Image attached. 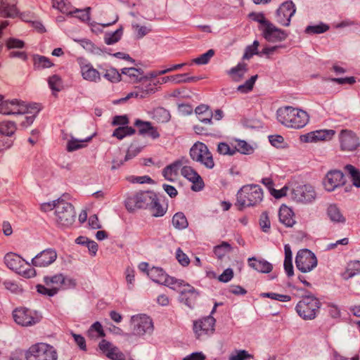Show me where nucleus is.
Masks as SVG:
<instances>
[{"instance_id":"1","label":"nucleus","mask_w":360,"mask_h":360,"mask_svg":"<svg viewBox=\"0 0 360 360\" xmlns=\"http://www.w3.org/2000/svg\"><path fill=\"white\" fill-rule=\"evenodd\" d=\"M148 276L155 282L164 284L174 290H179L181 293L188 292L190 297L185 299L186 303L190 307L194 304L198 295L191 285L185 283L183 281L169 276L162 269L158 267H153L149 269Z\"/></svg>"},{"instance_id":"2","label":"nucleus","mask_w":360,"mask_h":360,"mask_svg":"<svg viewBox=\"0 0 360 360\" xmlns=\"http://www.w3.org/2000/svg\"><path fill=\"white\" fill-rule=\"evenodd\" d=\"M277 119L280 123L287 127L300 129L307 125L309 116L303 110L286 106L278 110Z\"/></svg>"},{"instance_id":"3","label":"nucleus","mask_w":360,"mask_h":360,"mask_svg":"<svg viewBox=\"0 0 360 360\" xmlns=\"http://www.w3.org/2000/svg\"><path fill=\"white\" fill-rule=\"evenodd\" d=\"M44 283L45 285H37V289L40 294L48 296L55 295L60 290L68 289L75 286V280L67 278L62 274L45 277Z\"/></svg>"},{"instance_id":"4","label":"nucleus","mask_w":360,"mask_h":360,"mask_svg":"<svg viewBox=\"0 0 360 360\" xmlns=\"http://www.w3.org/2000/svg\"><path fill=\"white\" fill-rule=\"evenodd\" d=\"M262 196L263 193L259 186H244L238 192L236 205L239 210L246 207L257 205L262 201Z\"/></svg>"},{"instance_id":"5","label":"nucleus","mask_w":360,"mask_h":360,"mask_svg":"<svg viewBox=\"0 0 360 360\" xmlns=\"http://www.w3.org/2000/svg\"><path fill=\"white\" fill-rule=\"evenodd\" d=\"M4 263L8 268L26 278H33L36 276L35 269L15 253H7L4 256Z\"/></svg>"},{"instance_id":"6","label":"nucleus","mask_w":360,"mask_h":360,"mask_svg":"<svg viewBox=\"0 0 360 360\" xmlns=\"http://www.w3.org/2000/svg\"><path fill=\"white\" fill-rule=\"evenodd\" d=\"M25 358L26 360H57L58 354L53 346L39 342L29 347Z\"/></svg>"},{"instance_id":"7","label":"nucleus","mask_w":360,"mask_h":360,"mask_svg":"<svg viewBox=\"0 0 360 360\" xmlns=\"http://www.w3.org/2000/svg\"><path fill=\"white\" fill-rule=\"evenodd\" d=\"M189 155L193 161L200 162L207 169H211L215 165L212 153L202 142H195L191 148Z\"/></svg>"},{"instance_id":"8","label":"nucleus","mask_w":360,"mask_h":360,"mask_svg":"<svg viewBox=\"0 0 360 360\" xmlns=\"http://www.w3.org/2000/svg\"><path fill=\"white\" fill-rule=\"evenodd\" d=\"M76 212L74 207L64 200L56 202L55 210V221L62 227H69L75 220Z\"/></svg>"},{"instance_id":"9","label":"nucleus","mask_w":360,"mask_h":360,"mask_svg":"<svg viewBox=\"0 0 360 360\" xmlns=\"http://www.w3.org/2000/svg\"><path fill=\"white\" fill-rule=\"evenodd\" d=\"M340 150L342 152H353L360 146L359 138L352 130L341 129L338 135Z\"/></svg>"},{"instance_id":"10","label":"nucleus","mask_w":360,"mask_h":360,"mask_svg":"<svg viewBox=\"0 0 360 360\" xmlns=\"http://www.w3.org/2000/svg\"><path fill=\"white\" fill-rule=\"evenodd\" d=\"M296 309L298 314L304 319H313L319 311V302L314 297H305L299 302Z\"/></svg>"},{"instance_id":"11","label":"nucleus","mask_w":360,"mask_h":360,"mask_svg":"<svg viewBox=\"0 0 360 360\" xmlns=\"http://www.w3.org/2000/svg\"><path fill=\"white\" fill-rule=\"evenodd\" d=\"M138 85L135 86L134 90L127 96V98L135 97L139 98H145L155 93L158 87L155 86L150 74L139 79Z\"/></svg>"},{"instance_id":"12","label":"nucleus","mask_w":360,"mask_h":360,"mask_svg":"<svg viewBox=\"0 0 360 360\" xmlns=\"http://www.w3.org/2000/svg\"><path fill=\"white\" fill-rule=\"evenodd\" d=\"M297 268L302 272L307 273L311 271L317 265V259L315 255L307 249L300 250L295 258Z\"/></svg>"},{"instance_id":"13","label":"nucleus","mask_w":360,"mask_h":360,"mask_svg":"<svg viewBox=\"0 0 360 360\" xmlns=\"http://www.w3.org/2000/svg\"><path fill=\"white\" fill-rule=\"evenodd\" d=\"M335 134L333 129H319L301 135L300 141L304 143L328 142L332 141Z\"/></svg>"},{"instance_id":"14","label":"nucleus","mask_w":360,"mask_h":360,"mask_svg":"<svg viewBox=\"0 0 360 360\" xmlns=\"http://www.w3.org/2000/svg\"><path fill=\"white\" fill-rule=\"evenodd\" d=\"M151 195L152 193L149 192L138 193L130 195L126 200V208L130 212L147 208L151 201Z\"/></svg>"},{"instance_id":"15","label":"nucleus","mask_w":360,"mask_h":360,"mask_svg":"<svg viewBox=\"0 0 360 360\" xmlns=\"http://www.w3.org/2000/svg\"><path fill=\"white\" fill-rule=\"evenodd\" d=\"M133 331L136 335H143L150 333L153 330L151 319L144 314L133 316L131 319Z\"/></svg>"},{"instance_id":"16","label":"nucleus","mask_w":360,"mask_h":360,"mask_svg":"<svg viewBox=\"0 0 360 360\" xmlns=\"http://www.w3.org/2000/svg\"><path fill=\"white\" fill-rule=\"evenodd\" d=\"M291 198L300 202H309L315 198V192L312 186L296 184L292 188Z\"/></svg>"},{"instance_id":"17","label":"nucleus","mask_w":360,"mask_h":360,"mask_svg":"<svg viewBox=\"0 0 360 360\" xmlns=\"http://www.w3.org/2000/svg\"><path fill=\"white\" fill-rule=\"evenodd\" d=\"M0 113L4 115H15L29 113V106L18 100L4 101L0 103Z\"/></svg>"},{"instance_id":"18","label":"nucleus","mask_w":360,"mask_h":360,"mask_svg":"<svg viewBox=\"0 0 360 360\" xmlns=\"http://www.w3.org/2000/svg\"><path fill=\"white\" fill-rule=\"evenodd\" d=\"M13 314L15 321L22 326H32L39 321L35 313L25 307L15 309Z\"/></svg>"},{"instance_id":"19","label":"nucleus","mask_w":360,"mask_h":360,"mask_svg":"<svg viewBox=\"0 0 360 360\" xmlns=\"http://www.w3.org/2000/svg\"><path fill=\"white\" fill-rule=\"evenodd\" d=\"M345 176L343 173L337 169L329 171L325 176L323 184L328 191H333L335 188L344 185Z\"/></svg>"},{"instance_id":"20","label":"nucleus","mask_w":360,"mask_h":360,"mask_svg":"<svg viewBox=\"0 0 360 360\" xmlns=\"http://www.w3.org/2000/svg\"><path fill=\"white\" fill-rule=\"evenodd\" d=\"M295 12V5L292 1H285L281 5L277 11L276 20L283 26L290 25V18Z\"/></svg>"},{"instance_id":"21","label":"nucleus","mask_w":360,"mask_h":360,"mask_svg":"<svg viewBox=\"0 0 360 360\" xmlns=\"http://www.w3.org/2000/svg\"><path fill=\"white\" fill-rule=\"evenodd\" d=\"M215 320L212 316H207L201 320L195 321L193 325V330L198 338L212 334L214 330Z\"/></svg>"},{"instance_id":"22","label":"nucleus","mask_w":360,"mask_h":360,"mask_svg":"<svg viewBox=\"0 0 360 360\" xmlns=\"http://www.w3.org/2000/svg\"><path fill=\"white\" fill-rule=\"evenodd\" d=\"M57 258V253L54 250L47 249L39 253L32 260L35 266L45 267L51 264Z\"/></svg>"},{"instance_id":"23","label":"nucleus","mask_w":360,"mask_h":360,"mask_svg":"<svg viewBox=\"0 0 360 360\" xmlns=\"http://www.w3.org/2000/svg\"><path fill=\"white\" fill-rule=\"evenodd\" d=\"M262 32L264 37L271 42L281 41L285 39L288 37L287 32L277 28L271 22L267 25V27Z\"/></svg>"},{"instance_id":"24","label":"nucleus","mask_w":360,"mask_h":360,"mask_svg":"<svg viewBox=\"0 0 360 360\" xmlns=\"http://www.w3.org/2000/svg\"><path fill=\"white\" fill-rule=\"evenodd\" d=\"M100 349L112 360H125V355L116 347L111 343L103 340L99 343Z\"/></svg>"},{"instance_id":"25","label":"nucleus","mask_w":360,"mask_h":360,"mask_svg":"<svg viewBox=\"0 0 360 360\" xmlns=\"http://www.w3.org/2000/svg\"><path fill=\"white\" fill-rule=\"evenodd\" d=\"M134 125L138 128L139 133L141 135L147 134L153 139H158L160 136L158 128L154 127L150 122L137 120L134 122Z\"/></svg>"},{"instance_id":"26","label":"nucleus","mask_w":360,"mask_h":360,"mask_svg":"<svg viewBox=\"0 0 360 360\" xmlns=\"http://www.w3.org/2000/svg\"><path fill=\"white\" fill-rule=\"evenodd\" d=\"M183 167L182 162L180 160H177L167 166L162 172L164 177L170 181H174L177 180L179 177V171Z\"/></svg>"},{"instance_id":"27","label":"nucleus","mask_w":360,"mask_h":360,"mask_svg":"<svg viewBox=\"0 0 360 360\" xmlns=\"http://www.w3.org/2000/svg\"><path fill=\"white\" fill-rule=\"evenodd\" d=\"M18 14L15 0H2L0 6V16L3 18H13Z\"/></svg>"},{"instance_id":"28","label":"nucleus","mask_w":360,"mask_h":360,"mask_svg":"<svg viewBox=\"0 0 360 360\" xmlns=\"http://www.w3.org/2000/svg\"><path fill=\"white\" fill-rule=\"evenodd\" d=\"M80 69L82 76L85 80L96 82L101 78L99 72L90 63L82 64Z\"/></svg>"},{"instance_id":"29","label":"nucleus","mask_w":360,"mask_h":360,"mask_svg":"<svg viewBox=\"0 0 360 360\" xmlns=\"http://www.w3.org/2000/svg\"><path fill=\"white\" fill-rule=\"evenodd\" d=\"M248 264L255 270L264 274L271 272L273 269L271 264L263 259H257L256 257L249 258Z\"/></svg>"},{"instance_id":"30","label":"nucleus","mask_w":360,"mask_h":360,"mask_svg":"<svg viewBox=\"0 0 360 360\" xmlns=\"http://www.w3.org/2000/svg\"><path fill=\"white\" fill-rule=\"evenodd\" d=\"M279 219L281 223L290 227L292 226L295 223L292 210L284 205L280 207Z\"/></svg>"},{"instance_id":"31","label":"nucleus","mask_w":360,"mask_h":360,"mask_svg":"<svg viewBox=\"0 0 360 360\" xmlns=\"http://www.w3.org/2000/svg\"><path fill=\"white\" fill-rule=\"evenodd\" d=\"M148 207L151 214L155 217H162L167 210V208L160 203V200L153 194L151 195V201Z\"/></svg>"},{"instance_id":"32","label":"nucleus","mask_w":360,"mask_h":360,"mask_svg":"<svg viewBox=\"0 0 360 360\" xmlns=\"http://www.w3.org/2000/svg\"><path fill=\"white\" fill-rule=\"evenodd\" d=\"M195 112L200 121L206 124L212 122V112L207 105H200L195 108Z\"/></svg>"},{"instance_id":"33","label":"nucleus","mask_w":360,"mask_h":360,"mask_svg":"<svg viewBox=\"0 0 360 360\" xmlns=\"http://www.w3.org/2000/svg\"><path fill=\"white\" fill-rule=\"evenodd\" d=\"M33 64L36 69L50 68L54 66V63L49 58L40 55L33 56Z\"/></svg>"},{"instance_id":"34","label":"nucleus","mask_w":360,"mask_h":360,"mask_svg":"<svg viewBox=\"0 0 360 360\" xmlns=\"http://www.w3.org/2000/svg\"><path fill=\"white\" fill-rule=\"evenodd\" d=\"M247 71L246 64H238L236 68H232L229 74L233 81L239 82L244 77Z\"/></svg>"},{"instance_id":"35","label":"nucleus","mask_w":360,"mask_h":360,"mask_svg":"<svg viewBox=\"0 0 360 360\" xmlns=\"http://www.w3.org/2000/svg\"><path fill=\"white\" fill-rule=\"evenodd\" d=\"M233 142L235 154L236 153H240L248 155L253 153V148L246 141L242 140H234Z\"/></svg>"},{"instance_id":"36","label":"nucleus","mask_w":360,"mask_h":360,"mask_svg":"<svg viewBox=\"0 0 360 360\" xmlns=\"http://www.w3.org/2000/svg\"><path fill=\"white\" fill-rule=\"evenodd\" d=\"M328 215L330 220L334 222L344 223L345 221V218L335 205H330L328 207Z\"/></svg>"},{"instance_id":"37","label":"nucleus","mask_w":360,"mask_h":360,"mask_svg":"<svg viewBox=\"0 0 360 360\" xmlns=\"http://www.w3.org/2000/svg\"><path fill=\"white\" fill-rule=\"evenodd\" d=\"M16 129V125L13 122L3 121L0 122V134L2 136H11L15 134Z\"/></svg>"},{"instance_id":"38","label":"nucleus","mask_w":360,"mask_h":360,"mask_svg":"<svg viewBox=\"0 0 360 360\" xmlns=\"http://www.w3.org/2000/svg\"><path fill=\"white\" fill-rule=\"evenodd\" d=\"M172 224L176 229H184L188 226V222L184 213L177 212L172 217Z\"/></svg>"},{"instance_id":"39","label":"nucleus","mask_w":360,"mask_h":360,"mask_svg":"<svg viewBox=\"0 0 360 360\" xmlns=\"http://www.w3.org/2000/svg\"><path fill=\"white\" fill-rule=\"evenodd\" d=\"M217 151L219 154L222 155H234L235 150L233 148V141L230 143L221 142L217 146Z\"/></svg>"},{"instance_id":"40","label":"nucleus","mask_w":360,"mask_h":360,"mask_svg":"<svg viewBox=\"0 0 360 360\" xmlns=\"http://www.w3.org/2000/svg\"><path fill=\"white\" fill-rule=\"evenodd\" d=\"M135 134V129L131 127H120L115 129L112 136L121 140L127 136H131Z\"/></svg>"},{"instance_id":"41","label":"nucleus","mask_w":360,"mask_h":360,"mask_svg":"<svg viewBox=\"0 0 360 360\" xmlns=\"http://www.w3.org/2000/svg\"><path fill=\"white\" fill-rule=\"evenodd\" d=\"M122 73L127 75L133 82H139V79L144 77L140 70L134 68H124L122 70Z\"/></svg>"},{"instance_id":"42","label":"nucleus","mask_w":360,"mask_h":360,"mask_svg":"<svg viewBox=\"0 0 360 360\" xmlns=\"http://www.w3.org/2000/svg\"><path fill=\"white\" fill-rule=\"evenodd\" d=\"M88 336L91 338H99L105 336L102 325L99 322L94 323L88 330Z\"/></svg>"},{"instance_id":"43","label":"nucleus","mask_w":360,"mask_h":360,"mask_svg":"<svg viewBox=\"0 0 360 360\" xmlns=\"http://www.w3.org/2000/svg\"><path fill=\"white\" fill-rule=\"evenodd\" d=\"M123 34L122 28L117 29L113 33H108L105 35L104 41L107 44H113L117 43L122 37Z\"/></svg>"},{"instance_id":"44","label":"nucleus","mask_w":360,"mask_h":360,"mask_svg":"<svg viewBox=\"0 0 360 360\" xmlns=\"http://www.w3.org/2000/svg\"><path fill=\"white\" fill-rule=\"evenodd\" d=\"M359 273H360L359 261H352L348 263L346 271L345 273V277L350 278Z\"/></svg>"},{"instance_id":"45","label":"nucleus","mask_w":360,"mask_h":360,"mask_svg":"<svg viewBox=\"0 0 360 360\" xmlns=\"http://www.w3.org/2000/svg\"><path fill=\"white\" fill-rule=\"evenodd\" d=\"M188 181H189L192 184L191 190L193 191H200L202 190L205 186L204 181L199 174L193 176Z\"/></svg>"},{"instance_id":"46","label":"nucleus","mask_w":360,"mask_h":360,"mask_svg":"<svg viewBox=\"0 0 360 360\" xmlns=\"http://www.w3.org/2000/svg\"><path fill=\"white\" fill-rule=\"evenodd\" d=\"M88 140H78L72 139L67 143V150L70 152L84 148L86 146Z\"/></svg>"},{"instance_id":"47","label":"nucleus","mask_w":360,"mask_h":360,"mask_svg":"<svg viewBox=\"0 0 360 360\" xmlns=\"http://www.w3.org/2000/svg\"><path fill=\"white\" fill-rule=\"evenodd\" d=\"M215 52L213 49L208 50L205 53L200 55L199 57H197L193 60V63L198 65H204L207 64L211 58H212L214 55Z\"/></svg>"},{"instance_id":"48","label":"nucleus","mask_w":360,"mask_h":360,"mask_svg":"<svg viewBox=\"0 0 360 360\" xmlns=\"http://www.w3.org/2000/svg\"><path fill=\"white\" fill-rule=\"evenodd\" d=\"M160 71L161 70L154 71L150 73L155 87H157L158 85H161L170 82V76L160 77V76L163 75L160 73Z\"/></svg>"},{"instance_id":"49","label":"nucleus","mask_w":360,"mask_h":360,"mask_svg":"<svg viewBox=\"0 0 360 360\" xmlns=\"http://www.w3.org/2000/svg\"><path fill=\"white\" fill-rule=\"evenodd\" d=\"M49 85L53 91H60L63 87V82L58 75H54L49 77Z\"/></svg>"},{"instance_id":"50","label":"nucleus","mask_w":360,"mask_h":360,"mask_svg":"<svg viewBox=\"0 0 360 360\" xmlns=\"http://www.w3.org/2000/svg\"><path fill=\"white\" fill-rule=\"evenodd\" d=\"M345 169L350 174L354 185L360 187V172L351 165H347Z\"/></svg>"},{"instance_id":"51","label":"nucleus","mask_w":360,"mask_h":360,"mask_svg":"<svg viewBox=\"0 0 360 360\" xmlns=\"http://www.w3.org/2000/svg\"><path fill=\"white\" fill-rule=\"evenodd\" d=\"M257 75L252 76L248 80H247L245 84L240 85L238 87V90L242 93H247L250 91L254 86V84L257 79Z\"/></svg>"},{"instance_id":"52","label":"nucleus","mask_w":360,"mask_h":360,"mask_svg":"<svg viewBox=\"0 0 360 360\" xmlns=\"http://www.w3.org/2000/svg\"><path fill=\"white\" fill-rule=\"evenodd\" d=\"M202 77H187L185 74H178L176 75L170 76V82L174 83L188 82L191 81H198L202 79Z\"/></svg>"},{"instance_id":"53","label":"nucleus","mask_w":360,"mask_h":360,"mask_svg":"<svg viewBox=\"0 0 360 360\" xmlns=\"http://www.w3.org/2000/svg\"><path fill=\"white\" fill-rule=\"evenodd\" d=\"M231 250V245L226 242H223L221 245L214 248V253L219 258H221L230 252Z\"/></svg>"},{"instance_id":"54","label":"nucleus","mask_w":360,"mask_h":360,"mask_svg":"<svg viewBox=\"0 0 360 360\" xmlns=\"http://www.w3.org/2000/svg\"><path fill=\"white\" fill-rule=\"evenodd\" d=\"M25 45L24 41L17 38L10 37L6 41V46L8 49H22Z\"/></svg>"},{"instance_id":"55","label":"nucleus","mask_w":360,"mask_h":360,"mask_svg":"<svg viewBox=\"0 0 360 360\" xmlns=\"http://www.w3.org/2000/svg\"><path fill=\"white\" fill-rule=\"evenodd\" d=\"M252 355L250 354L245 350H239L236 351L234 353H232L229 359V360H248L252 359Z\"/></svg>"},{"instance_id":"56","label":"nucleus","mask_w":360,"mask_h":360,"mask_svg":"<svg viewBox=\"0 0 360 360\" xmlns=\"http://www.w3.org/2000/svg\"><path fill=\"white\" fill-rule=\"evenodd\" d=\"M329 27L325 24H319L313 26H308L306 28V32L308 34H321L326 32Z\"/></svg>"},{"instance_id":"57","label":"nucleus","mask_w":360,"mask_h":360,"mask_svg":"<svg viewBox=\"0 0 360 360\" xmlns=\"http://www.w3.org/2000/svg\"><path fill=\"white\" fill-rule=\"evenodd\" d=\"M250 17L252 18V20L258 22L261 25L260 30H262V32L267 27V25H269L271 23L269 20L266 19L264 14L262 13H252L250 14Z\"/></svg>"},{"instance_id":"58","label":"nucleus","mask_w":360,"mask_h":360,"mask_svg":"<svg viewBox=\"0 0 360 360\" xmlns=\"http://www.w3.org/2000/svg\"><path fill=\"white\" fill-rule=\"evenodd\" d=\"M259 224L264 232H268L269 231L271 227V222L266 212L262 213L259 217Z\"/></svg>"},{"instance_id":"59","label":"nucleus","mask_w":360,"mask_h":360,"mask_svg":"<svg viewBox=\"0 0 360 360\" xmlns=\"http://www.w3.org/2000/svg\"><path fill=\"white\" fill-rule=\"evenodd\" d=\"M259 41H255L251 46L247 47L243 58L245 59H250L253 55L258 54Z\"/></svg>"},{"instance_id":"60","label":"nucleus","mask_w":360,"mask_h":360,"mask_svg":"<svg viewBox=\"0 0 360 360\" xmlns=\"http://www.w3.org/2000/svg\"><path fill=\"white\" fill-rule=\"evenodd\" d=\"M198 174L197 171L191 166H183L181 169V174L187 180Z\"/></svg>"},{"instance_id":"61","label":"nucleus","mask_w":360,"mask_h":360,"mask_svg":"<svg viewBox=\"0 0 360 360\" xmlns=\"http://www.w3.org/2000/svg\"><path fill=\"white\" fill-rule=\"evenodd\" d=\"M271 144L276 148H283L284 139L281 135H271L269 136Z\"/></svg>"},{"instance_id":"62","label":"nucleus","mask_w":360,"mask_h":360,"mask_svg":"<svg viewBox=\"0 0 360 360\" xmlns=\"http://www.w3.org/2000/svg\"><path fill=\"white\" fill-rule=\"evenodd\" d=\"M176 258L184 266H187L190 264L188 257L180 248L176 250Z\"/></svg>"},{"instance_id":"63","label":"nucleus","mask_w":360,"mask_h":360,"mask_svg":"<svg viewBox=\"0 0 360 360\" xmlns=\"http://www.w3.org/2000/svg\"><path fill=\"white\" fill-rule=\"evenodd\" d=\"M104 76L112 82L120 81V73L114 68L107 70Z\"/></svg>"},{"instance_id":"64","label":"nucleus","mask_w":360,"mask_h":360,"mask_svg":"<svg viewBox=\"0 0 360 360\" xmlns=\"http://www.w3.org/2000/svg\"><path fill=\"white\" fill-rule=\"evenodd\" d=\"M33 108L29 107V113L25 114L24 120L21 121V125L24 127H27V126L30 125L34 118V114L32 110H34Z\"/></svg>"}]
</instances>
